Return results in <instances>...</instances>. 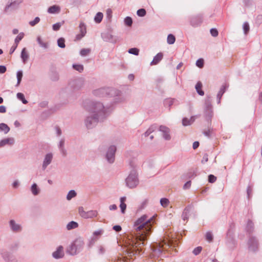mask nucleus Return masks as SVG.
<instances>
[{
  "label": "nucleus",
  "instance_id": "obj_7",
  "mask_svg": "<svg viewBox=\"0 0 262 262\" xmlns=\"http://www.w3.org/2000/svg\"><path fill=\"white\" fill-rule=\"evenodd\" d=\"M0 256L4 262H18L14 253L7 249H0Z\"/></svg>",
  "mask_w": 262,
  "mask_h": 262
},
{
  "label": "nucleus",
  "instance_id": "obj_62",
  "mask_svg": "<svg viewBox=\"0 0 262 262\" xmlns=\"http://www.w3.org/2000/svg\"><path fill=\"white\" fill-rule=\"evenodd\" d=\"M216 180V177L213 174H210L208 176V181L209 183H213L215 182Z\"/></svg>",
  "mask_w": 262,
  "mask_h": 262
},
{
  "label": "nucleus",
  "instance_id": "obj_58",
  "mask_svg": "<svg viewBox=\"0 0 262 262\" xmlns=\"http://www.w3.org/2000/svg\"><path fill=\"white\" fill-rule=\"evenodd\" d=\"M245 34H247L249 31V25L247 22H245L243 26Z\"/></svg>",
  "mask_w": 262,
  "mask_h": 262
},
{
  "label": "nucleus",
  "instance_id": "obj_33",
  "mask_svg": "<svg viewBox=\"0 0 262 262\" xmlns=\"http://www.w3.org/2000/svg\"><path fill=\"white\" fill-rule=\"evenodd\" d=\"M198 173V169L196 168H192L190 169L187 173V177L188 178H193L195 176H197Z\"/></svg>",
  "mask_w": 262,
  "mask_h": 262
},
{
  "label": "nucleus",
  "instance_id": "obj_59",
  "mask_svg": "<svg viewBox=\"0 0 262 262\" xmlns=\"http://www.w3.org/2000/svg\"><path fill=\"white\" fill-rule=\"evenodd\" d=\"M86 212L84 210V208L83 207H79L78 208V212L79 215L83 218H84L85 217V214Z\"/></svg>",
  "mask_w": 262,
  "mask_h": 262
},
{
  "label": "nucleus",
  "instance_id": "obj_30",
  "mask_svg": "<svg viewBox=\"0 0 262 262\" xmlns=\"http://www.w3.org/2000/svg\"><path fill=\"white\" fill-rule=\"evenodd\" d=\"M108 89H106L104 88L99 89L95 90L94 92V94L95 95L99 96H103L105 94H106L108 91Z\"/></svg>",
  "mask_w": 262,
  "mask_h": 262
},
{
  "label": "nucleus",
  "instance_id": "obj_27",
  "mask_svg": "<svg viewBox=\"0 0 262 262\" xmlns=\"http://www.w3.org/2000/svg\"><path fill=\"white\" fill-rule=\"evenodd\" d=\"M20 57H21L24 63H26L29 59V54L26 51V49L25 48L23 49V50L21 51Z\"/></svg>",
  "mask_w": 262,
  "mask_h": 262
},
{
  "label": "nucleus",
  "instance_id": "obj_32",
  "mask_svg": "<svg viewBox=\"0 0 262 262\" xmlns=\"http://www.w3.org/2000/svg\"><path fill=\"white\" fill-rule=\"evenodd\" d=\"M78 227V224L75 221L70 222L66 226V229L68 230H71L77 228Z\"/></svg>",
  "mask_w": 262,
  "mask_h": 262
},
{
  "label": "nucleus",
  "instance_id": "obj_49",
  "mask_svg": "<svg viewBox=\"0 0 262 262\" xmlns=\"http://www.w3.org/2000/svg\"><path fill=\"white\" fill-rule=\"evenodd\" d=\"M247 231L249 232H251L253 230V224L251 221H249L247 223L246 227Z\"/></svg>",
  "mask_w": 262,
  "mask_h": 262
},
{
  "label": "nucleus",
  "instance_id": "obj_8",
  "mask_svg": "<svg viewBox=\"0 0 262 262\" xmlns=\"http://www.w3.org/2000/svg\"><path fill=\"white\" fill-rule=\"evenodd\" d=\"M23 0H9L8 3L5 6L4 11L5 13L9 14L17 10Z\"/></svg>",
  "mask_w": 262,
  "mask_h": 262
},
{
  "label": "nucleus",
  "instance_id": "obj_42",
  "mask_svg": "<svg viewBox=\"0 0 262 262\" xmlns=\"http://www.w3.org/2000/svg\"><path fill=\"white\" fill-rule=\"evenodd\" d=\"M17 98L21 101L23 104H27L28 103V101L25 99L24 95L21 93H18L16 94Z\"/></svg>",
  "mask_w": 262,
  "mask_h": 262
},
{
  "label": "nucleus",
  "instance_id": "obj_1",
  "mask_svg": "<svg viewBox=\"0 0 262 262\" xmlns=\"http://www.w3.org/2000/svg\"><path fill=\"white\" fill-rule=\"evenodd\" d=\"M154 216L148 218L146 214L142 215L137 220L133 225V233L127 236V250L130 256L134 255L137 251L135 248H139L144 245V241L151 233L152 225L154 224Z\"/></svg>",
  "mask_w": 262,
  "mask_h": 262
},
{
  "label": "nucleus",
  "instance_id": "obj_22",
  "mask_svg": "<svg viewBox=\"0 0 262 262\" xmlns=\"http://www.w3.org/2000/svg\"><path fill=\"white\" fill-rule=\"evenodd\" d=\"M36 40L40 47L43 49H47L49 48V43L48 42L45 41L41 36H37Z\"/></svg>",
  "mask_w": 262,
  "mask_h": 262
},
{
  "label": "nucleus",
  "instance_id": "obj_23",
  "mask_svg": "<svg viewBox=\"0 0 262 262\" xmlns=\"http://www.w3.org/2000/svg\"><path fill=\"white\" fill-rule=\"evenodd\" d=\"M163 57V54L162 53H158L154 57L153 60L150 62V66L157 65L160 61L162 59Z\"/></svg>",
  "mask_w": 262,
  "mask_h": 262
},
{
  "label": "nucleus",
  "instance_id": "obj_6",
  "mask_svg": "<svg viewBox=\"0 0 262 262\" xmlns=\"http://www.w3.org/2000/svg\"><path fill=\"white\" fill-rule=\"evenodd\" d=\"M103 120L94 115L90 114V115L85 117L84 122L88 129H92L95 127L99 122H101Z\"/></svg>",
  "mask_w": 262,
  "mask_h": 262
},
{
  "label": "nucleus",
  "instance_id": "obj_13",
  "mask_svg": "<svg viewBox=\"0 0 262 262\" xmlns=\"http://www.w3.org/2000/svg\"><path fill=\"white\" fill-rule=\"evenodd\" d=\"M203 22V16L201 14L193 16L190 17V24L193 27L201 25Z\"/></svg>",
  "mask_w": 262,
  "mask_h": 262
},
{
  "label": "nucleus",
  "instance_id": "obj_15",
  "mask_svg": "<svg viewBox=\"0 0 262 262\" xmlns=\"http://www.w3.org/2000/svg\"><path fill=\"white\" fill-rule=\"evenodd\" d=\"M101 37L104 41L113 43H116L117 41V37L108 32L102 33Z\"/></svg>",
  "mask_w": 262,
  "mask_h": 262
},
{
  "label": "nucleus",
  "instance_id": "obj_52",
  "mask_svg": "<svg viewBox=\"0 0 262 262\" xmlns=\"http://www.w3.org/2000/svg\"><path fill=\"white\" fill-rule=\"evenodd\" d=\"M128 53L131 54L135 55H138L139 53V50L136 48H130L128 51Z\"/></svg>",
  "mask_w": 262,
  "mask_h": 262
},
{
  "label": "nucleus",
  "instance_id": "obj_38",
  "mask_svg": "<svg viewBox=\"0 0 262 262\" xmlns=\"http://www.w3.org/2000/svg\"><path fill=\"white\" fill-rule=\"evenodd\" d=\"M23 76V73L21 70L18 71L16 73L17 77V84L16 86H18L21 81V79Z\"/></svg>",
  "mask_w": 262,
  "mask_h": 262
},
{
  "label": "nucleus",
  "instance_id": "obj_21",
  "mask_svg": "<svg viewBox=\"0 0 262 262\" xmlns=\"http://www.w3.org/2000/svg\"><path fill=\"white\" fill-rule=\"evenodd\" d=\"M103 230L99 229L97 231H95L93 233V237L92 238V240L90 242V245H93L95 241H96L99 237L103 234Z\"/></svg>",
  "mask_w": 262,
  "mask_h": 262
},
{
  "label": "nucleus",
  "instance_id": "obj_16",
  "mask_svg": "<svg viewBox=\"0 0 262 262\" xmlns=\"http://www.w3.org/2000/svg\"><path fill=\"white\" fill-rule=\"evenodd\" d=\"M64 255L63 247L62 246H59L56 250L52 253L53 257L56 259L62 258Z\"/></svg>",
  "mask_w": 262,
  "mask_h": 262
},
{
  "label": "nucleus",
  "instance_id": "obj_4",
  "mask_svg": "<svg viewBox=\"0 0 262 262\" xmlns=\"http://www.w3.org/2000/svg\"><path fill=\"white\" fill-rule=\"evenodd\" d=\"M84 246L83 239L81 237H78L69 246L67 252L71 255H75L82 250Z\"/></svg>",
  "mask_w": 262,
  "mask_h": 262
},
{
  "label": "nucleus",
  "instance_id": "obj_60",
  "mask_svg": "<svg viewBox=\"0 0 262 262\" xmlns=\"http://www.w3.org/2000/svg\"><path fill=\"white\" fill-rule=\"evenodd\" d=\"M196 66L200 68H203L204 66V60L203 59H199L196 61Z\"/></svg>",
  "mask_w": 262,
  "mask_h": 262
},
{
  "label": "nucleus",
  "instance_id": "obj_35",
  "mask_svg": "<svg viewBox=\"0 0 262 262\" xmlns=\"http://www.w3.org/2000/svg\"><path fill=\"white\" fill-rule=\"evenodd\" d=\"M0 130L6 134L9 132L10 128L6 124L2 123H0Z\"/></svg>",
  "mask_w": 262,
  "mask_h": 262
},
{
  "label": "nucleus",
  "instance_id": "obj_63",
  "mask_svg": "<svg viewBox=\"0 0 262 262\" xmlns=\"http://www.w3.org/2000/svg\"><path fill=\"white\" fill-rule=\"evenodd\" d=\"M206 238L209 242H211L213 239V236L211 232H208L206 234Z\"/></svg>",
  "mask_w": 262,
  "mask_h": 262
},
{
  "label": "nucleus",
  "instance_id": "obj_46",
  "mask_svg": "<svg viewBox=\"0 0 262 262\" xmlns=\"http://www.w3.org/2000/svg\"><path fill=\"white\" fill-rule=\"evenodd\" d=\"M24 36V33L23 32L19 33V34L16 36L14 40V43L16 46L18 45L19 42L23 38Z\"/></svg>",
  "mask_w": 262,
  "mask_h": 262
},
{
  "label": "nucleus",
  "instance_id": "obj_24",
  "mask_svg": "<svg viewBox=\"0 0 262 262\" xmlns=\"http://www.w3.org/2000/svg\"><path fill=\"white\" fill-rule=\"evenodd\" d=\"M191 206H188L184 209V210L182 213V219L184 221H187V220L188 219L189 214L191 211Z\"/></svg>",
  "mask_w": 262,
  "mask_h": 262
},
{
  "label": "nucleus",
  "instance_id": "obj_56",
  "mask_svg": "<svg viewBox=\"0 0 262 262\" xmlns=\"http://www.w3.org/2000/svg\"><path fill=\"white\" fill-rule=\"evenodd\" d=\"M63 23H57L54 24L52 26L54 31H58L60 29Z\"/></svg>",
  "mask_w": 262,
  "mask_h": 262
},
{
  "label": "nucleus",
  "instance_id": "obj_37",
  "mask_svg": "<svg viewBox=\"0 0 262 262\" xmlns=\"http://www.w3.org/2000/svg\"><path fill=\"white\" fill-rule=\"evenodd\" d=\"M103 15L101 12H98L94 17V21L96 23H100L103 18Z\"/></svg>",
  "mask_w": 262,
  "mask_h": 262
},
{
  "label": "nucleus",
  "instance_id": "obj_28",
  "mask_svg": "<svg viewBox=\"0 0 262 262\" xmlns=\"http://www.w3.org/2000/svg\"><path fill=\"white\" fill-rule=\"evenodd\" d=\"M126 200V198L125 196H122L120 198V207L121 209V211L122 213H124L125 209L126 208V205L125 203V202Z\"/></svg>",
  "mask_w": 262,
  "mask_h": 262
},
{
  "label": "nucleus",
  "instance_id": "obj_12",
  "mask_svg": "<svg viewBox=\"0 0 262 262\" xmlns=\"http://www.w3.org/2000/svg\"><path fill=\"white\" fill-rule=\"evenodd\" d=\"M53 158V154L51 152L46 154L44 157L42 164V169L45 170L46 169L47 167L52 163Z\"/></svg>",
  "mask_w": 262,
  "mask_h": 262
},
{
  "label": "nucleus",
  "instance_id": "obj_55",
  "mask_svg": "<svg viewBox=\"0 0 262 262\" xmlns=\"http://www.w3.org/2000/svg\"><path fill=\"white\" fill-rule=\"evenodd\" d=\"M226 89V85H222L221 88H220V90L219 92L217 93V96H219L220 97H222L224 93L225 92Z\"/></svg>",
  "mask_w": 262,
  "mask_h": 262
},
{
  "label": "nucleus",
  "instance_id": "obj_64",
  "mask_svg": "<svg viewBox=\"0 0 262 262\" xmlns=\"http://www.w3.org/2000/svg\"><path fill=\"white\" fill-rule=\"evenodd\" d=\"M210 33L211 35L213 37H216L218 35V31L216 29L212 28L210 29Z\"/></svg>",
  "mask_w": 262,
  "mask_h": 262
},
{
  "label": "nucleus",
  "instance_id": "obj_53",
  "mask_svg": "<svg viewBox=\"0 0 262 262\" xmlns=\"http://www.w3.org/2000/svg\"><path fill=\"white\" fill-rule=\"evenodd\" d=\"M40 21V18L39 17H36L34 20L30 21L29 22V24L32 26H35L36 24H37Z\"/></svg>",
  "mask_w": 262,
  "mask_h": 262
},
{
  "label": "nucleus",
  "instance_id": "obj_2",
  "mask_svg": "<svg viewBox=\"0 0 262 262\" xmlns=\"http://www.w3.org/2000/svg\"><path fill=\"white\" fill-rule=\"evenodd\" d=\"M84 107L90 114L94 115L103 120H105L108 116L107 106H104L100 101H87L84 104Z\"/></svg>",
  "mask_w": 262,
  "mask_h": 262
},
{
  "label": "nucleus",
  "instance_id": "obj_51",
  "mask_svg": "<svg viewBox=\"0 0 262 262\" xmlns=\"http://www.w3.org/2000/svg\"><path fill=\"white\" fill-rule=\"evenodd\" d=\"M146 14V12L145 9L141 8L137 10V14L140 17H143Z\"/></svg>",
  "mask_w": 262,
  "mask_h": 262
},
{
  "label": "nucleus",
  "instance_id": "obj_19",
  "mask_svg": "<svg viewBox=\"0 0 262 262\" xmlns=\"http://www.w3.org/2000/svg\"><path fill=\"white\" fill-rule=\"evenodd\" d=\"M15 143V140L12 137L5 138L0 141V147L5 146L6 145H12Z\"/></svg>",
  "mask_w": 262,
  "mask_h": 262
},
{
  "label": "nucleus",
  "instance_id": "obj_41",
  "mask_svg": "<svg viewBox=\"0 0 262 262\" xmlns=\"http://www.w3.org/2000/svg\"><path fill=\"white\" fill-rule=\"evenodd\" d=\"M157 128V126L155 125H152L149 127V128L146 131L144 135L145 137L148 136L151 133L154 132Z\"/></svg>",
  "mask_w": 262,
  "mask_h": 262
},
{
  "label": "nucleus",
  "instance_id": "obj_40",
  "mask_svg": "<svg viewBox=\"0 0 262 262\" xmlns=\"http://www.w3.org/2000/svg\"><path fill=\"white\" fill-rule=\"evenodd\" d=\"M175 41H176V38L173 35H172L171 34H169V35H168L167 38V42L169 45L173 44L174 43Z\"/></svg>",
  "mask_w": 262,
  "mask_h": 262
},
{
  "label": "nucleus",
  "instance_id": "obj_20",
  "mask_svg": "<svg viewBox=\"0 0 262 262\" xmlns=\"http://www.w3.org/2000/svg\"><path fill=\"white\" fill-rule=\"evenodd\" d=\"M112 91H114L115 94H116V97L114 99L116 103H121L125 101V97L122 95L120 91L115 90H112Z\"/></svg>",
  "mask_w": 262,
  "mask_h": 262
},
{
  "label": "nucleus",
  "instance_id": "obj_57",
  "mask_svg": "<svg viewBox=\"0 0 262 262\" xmlns=\"http://www.w3.org/2000/svg\"><path fill=\"white\" fill-rule=\"evenodd\" d=\"M148 200L147 199H146L144 200L140 204V205L139 206V209L142 210L144 209L148 204Z\"/></svg>",
  "mask_w": 262,
  "mask_h": 262
},
{
  "label": "nucleus",
  "instance_id": "obj_44",
  "mask_svg": "<svg viewBox=\"0 0 262 262\" xmlns=\"http://www.w3.org/2000/svg\"><path fill=\"white\" fill-rule=\"evenodd\" d=\"M174 101V99L169 98V99H167L165 100V101L164 102V104L166 107H169L173 104Z\"/></svg>",
  "mask_w": 262,
  "mask_h": 262
},
{
  "label": "nucleus",
  "instance_id": "obj_26",
  "mask_svg": "<svg viewBox=\"0 0 262 262\" xmlns=\"http://www.w3.org/2000/svg\"><path fill=\"white\" fill-rule=\"evenodd\" d=\"M196 116H194L191 117V118L188 119L187 118H184L182 120V123L184 126H187L190 125L195 120Z\"/></svg>",
  "mask_w": 262,
  "mask_h": 262
},
{
  "label": "nucleus",
  "instance_id": "obj_50",
  "mask_svg": "<svg viewBox=\"0 0 262 262\" xmlns=\"http://www.w3.org/2000/svg\"><path fill=\"white\" fill-rule=\"evenodd\" d=\"M91 52L90 49H82L80 50V54L81 56H85Z\"/></svg>",
  "mask_w": 262,
  "mask_h": 262
},
{
  "label": "nucleus",
  "instance_id": "obj_54",
  "mask_svg": "<svg viewBox=\"0 0 262 262\" xmlns=\"http://www.w3.org/2000/svg\"><path fill=\"white\" fill-rule=\"evenodd\" d=\"M124 23L127 26H131L133 24V20L130 17L127 16L124 19Z\"/></svg>",
  "mask_w": 262,
  "mask_h": 262
},
{
  "label": "nucleus",
  "instance_id": "obj_39",
  "mask_svg": "<svg viewBox=\"0 0 262 262\" xmlns=\"http://www.w3.org/2000/svg\"><path fill=\"white\" fill-rule=\"evenodd\" d=\"M76 194H77V193L75 190H71L69 191V192L68 193L67 196H66V199L67 200L70 201L72 198L75 197L76 196Z\"/></svg>",
  "mask_w": 262,
  "mask_h": 262
},
{
  "label": "nucleus",
  "instance_id": "obj_9",
  "mask_svg": "<svg viewBox=\"0 0 262 262\" xmlns=\"http://www.w3.org/2000/svg\"><path fill=\"white\" fill-rule=\"evenodd\" d=\"M84 80L82 78H76L70 80L68 87L74 91L80 90L84 85Z\"/></svg>",
  "mask_w": 262,
  "mask_h": 262
},
{
  "label": "nucleus",
  "instance_id": "obj_10",
  "mask_svg": "<svg viewBox=\"0 0 262 262\" xmlns=\"http://www.w3.org/2000/svg\"><path fill=\"white\" fill-rule=\"evenodd\" d=\"M116 150L117 147L114 145H111L107 148L106 151L105 158L108 163L113 164L114 163Z\"/></svg>",
  "mask_w": 262,
  "mask_h": 262
},
{
  "label": "nucleus",
  "instance_id": "obj_31",
  "mask_svg": "<svg viewBox=\"0 0 262 262\" xmlns=\"http://www.w3.org/2000/svg\"><path fill=\"white\" fill-rule=\"evenodd\" d=\"M60 11V7L56 5L50 7L48 9V12L51 14L58 13Z\"/></svg>",
  "mask_w": 262,
  "mask_h": 262
},
{
  "label": "nucleus",
  "instance_id": "obj_5",
  "mask_svg": "<svg viewBox=\"0 0 262 262\" xmlns=\"http://www.w3.org/2000/svg\"><path fill=\"white\" fill-rule=\"evenodd\" d=\"M204 115L206 120L210 122L213 115L211 97H208L205 100Z\"/></svg>",
  "mask_w": 262,
  "mask_h": 262
},
{
  "label": "nucleus",
  "instance_id": "obj_18",
  "mask_svg": "<svg viewBox=\"0 0 262 262\" xmlns=\"http://www.w3.org/2000/svg\"><path fill=\"white\" fill-rule=\"evenodd\" d=\"M159 131L163 133V137L166 140H170L171 136L169 134L170 129L164 125H161L159 127Z\"/></svg>",
  "mask_w": 262,
  "mask_h": 262
},
{
  "label": "nucleus",
  "instance_id": "obj_14",
  "mask_svg": "<svg viewBox=\"0 0 262 262\" xmlns=\"http://www.w3.org/2000/svg\"><path fill=\"white\" fill-rule=\"evenodd\" d=\"M9 227L11 230L15 233L20 232L23 229L21 224L13 220H11L9 221Z\"/></svg>",
  "mask_w": 262,
  "mask_h": 262
},
{
  "label": "nucleus",
  "instance_id": "obj_25",
  "mask_svg": "<svg viewBox=\"0 0 262 262\" xmlns=\"http://www.w3.org/2000/svg\"><path fill=\"white\" fill-rule=\"evenodd\" d=\"M30 190L31 191L32 194L34 196L38 195L40 192V188L38 187L37 185L35 183L31 185L30 187Z\"/></svg>",
  "mask_w": 262,
  "mask_h": 262
},
{
  "label": "nucleus",
  "instance_id": "obj_61",
  "mask_svg": "<svg viewBox=\"0 0 262 262\" xmlns=\"http://www.w3.org/2000/svg\"><path fill=\"white\" fill-rule=\"evenodd\" d=\"M202 248L201 247H198L194 249L193 250V253L195 255H198L201 252Z\"/></svg>",
  "mask_w": 262,
  "mask_h": 262
},
{
  "label": "nucleus",
  "instance_id": "obj_34",
  "mask_svg": "<svg viewBox=\"0 0 262 262\" xmlns=\"http://www.w3.org/2000/svg\"><path fill=\"white\" fill-rule=\"evenodd\" d=\"M19 247V244L17 242H14L11 244L8 249L9 251H12L14 253L16 252Z\"/></svg>",
  "mask_w": 262,
  "mask_h": 262
},
{
  "label": "nucleus",
  "instance_id": "obj_29",
  "mask_svg": "<svg viewBox=\"0 0 262 262\" xmlns=\"http://www.w3.org/2000/svg\"><path fill=\"white\" fill-rule=\"evenodd\" d=\"M98 215L97 210H90L86 212L85 217L84 219H92Z\"/></svg>",
  "mask_w": 262,
  "mask_h": 262
},
{
  "label": "nucleus",
  "instance_id": "obj_36",
  "mask_svg": "<svg viewBox=\"0 0 262 262\" xmlns=\"http://www.w3.org/2000/svg\"><path fill=\"white\" fill-rule=\"evenodd\" d=\"M195 89L197 92V93L199 94V95L201 96H203L204 94V91L201 90L202 88V83L201 82H198L196 85H195Z\"/></svg>",
  "mask_w": 262,
  "mask_h": 262
},
{
  "label": "nucleus",
  "instance_id": "obj_17",
  "mask_svg": "<svg viewBox=\"0 0 262 262\" xmlns=\"http://www.w3.org/2000/svg\"><path fill=\"white\" fill-rule=\"evenodd\" d=\"M80 33L77 34L76 36V39L77 40H80L82 38H83L86 33V27L85 24L81 22L79 26Z\"/></svg>",
  "mask_w": 262,
  "mask_h": 262
},
{
  "label": "nucleus",
  "instance_id": "obj_45",
  "mask_svg": "<svg viewBox=\"0 0 262 262\" xmlns=\"http://www.w3.org/2000/svg\"><path fill=\"white\" fill-rule=\"evenodd\" d=\"M163 249L160 244L157 246L156 247H153V251L156 254L159 255L162 252Z\"/></svg>",
  "mask_w": 262,
  "mask_h": 262
},
{
  "label": "nucleus",
  "instance_id": "obj_48",
  "mask_svg": "<svg viewBox=\"0 0 262 262\" xmlns=\"http://www.w3.org/2000/svg\"><path fill=\"white\" fill-rule=\"evenodd\" d=\"M72 67L74 70L79 72H81L83 70V66L82 64H73Z\"/></svg>",
  "mask_w": 262,
  "mask_h": 262
},
{
  "label": "nucleus",
  "instance_id": "obj_11",
  "mask_svg": "<svg viewBox=\"0 0 262 262\" xmlns=\"http://www.w3.org/2000/svg\"><path fill=\"white\" fill-rule=\"evenodd\" d=\"M248 249L251 252H256L258 249V242L257 239L253 236L249 237L248 242Z\"/></svg>",
  "mask_w": 262,
  "mask_h": 262
},
{
  "label": "nucleus",
  "instance_id": "obj_47",
  "mask_svg": "<svg viewBox=\"0 0 262 262\" xmlns=\"http://www.w3.org/2000/svg\"><path fill=\"white\" fill-rule=\"evenodd\" d=\"M169 203V201L168 199H167L166 198H162L160 200V204L163 207H167Z\"/></svg>",
  "mask_w": 262,
  "mask_h": 262
},
{
  "label": "nucleus",
  "instance_id": "obj_3",
  "mask_svg": "<svg viewBox=\"0 0 262 262\" xmlns=\"http://www.w3.org/2000/svg\"><path fill=\"white\" fill-rule=\"evenodd\" d=\"M129 164L130 167L132 168V169L130 171L128 176L125 179V184L127 187L133 189L136 188L139 183L138 174L136 169L137 167V164L135 160H132L129 161Z\"/></svg>",
  "mask_w": 262,
  "mask_h": 262
},
{
  "label": "nucleus",
  "instance_id": "obj_43",
  "mask_svg": "<svg viewBox=\"0 0 262 262\" xmlns=\"http://www.w3.org/2000/svg\"><path fill=\"white\" fill-rule=\"evenodd\" d=\"M57 45L60 48H64L65 45V39L63 37H60L57 40Z\"/></svg>",
  "mask_w": 262,
  "mask_h": 262
}]
</instances>
